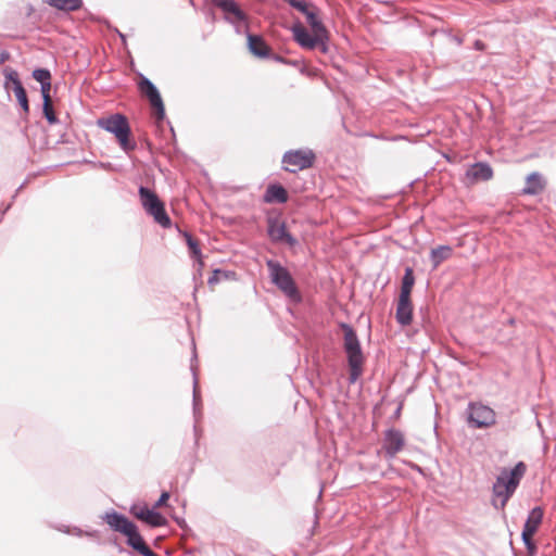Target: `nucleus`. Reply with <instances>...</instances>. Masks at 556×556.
<instances>
[{"mask_svg": "<svg viewBox=\"0 0 556 556\" xmlns=\"http://www.w3.org/2000/svg\"><path fill=\"white\" fill-rule=\"evenodd\" d=\"M526 471L527 465L523 462H518L511 468H500L492 486V505L495 509H504L509 498L516 492Z\"/></svg>", "mask_w": 556, "mask_h": 556, "instance_id": "nucleus-1", "label": "nucleus"}, {"mask_svg": "<svg viewBox=\"0 0 556 556\" xmlns=\"http://www.w3.org/2000/svg\"><path fill=\"white\" fill-rule=\"evenodd\" d=\"M343 330V348L346 353L348 364L350 368L349 382L355 383L363 374L364 355L361 348V342L355 330L345 323L340 324Z\"/></svg>", "mask_w": 556, "mask_h": 556, "instance_id": "nucleus-2", "label": "nucleus"}, {"mask_svg": "<svg viewBox=\"0 0 556 556\" xmlns=\"http://www.w3.org/2000/svg\"><path fill=\"white\" fill-rule=\"evenodd\" d=\"M270 281L292 302L300 303L302 295L289 270L275 260H267Z\"/></svg>", "mask_w": 556, "mask_h": 556, "instance_id": "nucleus-3", "label": "nucleus"}, {"mask_svg": "<svg viewBox=\"0 0 556 556\" xmlns=\"http://www.w3.org/2000/svg\"><path fill=\"white\" fill-rule=\"evenodd\" d=\"M139 198L142 207L146 213L153 217L154 222L163 228H169L172 220L165 211L164 203L161 201L159 195L151 189L144 186H140Z\"/></svg>", "mask_w": 556, "mask_h": 556, "instance_id": "nucleus-4", "label": "nucleus"}, {"mask_svg": "<svg viewBox=\"0 0 556 556\" xmlns=\"http://www.w3.org/2000/svg\"><path fill=\"white\" fill-rule=\"evenodd\" d=\"M97 125L100 128L113 134L118 140L123 150L129 151L135 148V143H130L129 141L130 127L127 118L124 115L116 113L110 115L109 117L99 118L97 121Z\"/></svg>", "mask_w": 556, "mask_h": 556, "instance_id": "nucleus-5", "label": "nucleus"}, {"mask_svg": "<svg viewBox=\"0 0 556 556\" xmlns=\"http://www.w3.org/2000/svg\"><path fill=\"white\" fill-rule=\"evenodd\" d=\"M467 421L471 428L489 427L495 422V413L489 406L470 403Z\"/></svg>", "mask_w": 556, "mask_h": 556, "instance_id": "nucleus-6", "label": "nucleus"}, {"mask_svg": "<svg viewBox=\"0 0 556 556\" xmlns=\"http://www.w3.org/2000/svg\"><path fill=\"white\" fill-rule=\"evenodd\" d=\"M139 89L141 93L148 98L152 109L154 110L156 119L163 121L165 117V108L155 85L149 78L142 76L139 81Z\"/></svg>", "mask_w": 556, "mask_h": 556, "instance_id": "nucleus-7", "label": "nucleus"}, {"mask_svg": "<svg viewBox=\"0 0 556 556\" xmlns=\"http://www.w3.org/2000/svg\"><path fill=\"white\" fill-rule=\"evenodd\" d=\"M315 154L312 150H291L285 153L282 163L292 166L287 168L291 173L312 167Z\"/></svg>", "mask_w": 556, "mask_h": 556, "instance_id": "nucleus-8", "label": "nucleus"}, {"mask_svg": "<svg viewBox=\"0 0 556 556\" xmlns=\"http://www.w3.org/2000/svg\"><path fill=\"white\" fill-rule=\"evenodd\" d=\"M267 224V232L273 242H285L291 248L299 243L298 239L288 232L286 224L280 219L269 217Z\"/></svg>", "mask_w": 556, "mask_h": 556, "instance_id": "nucleus-9", "label": "nucleus"}, {"mask_svg": "<svg viewBox=\"0 0 556 556\" xmlns=\"http://www.w3.org/2000/svg\"><path fill=\"white\" fill-rule=\"evenodd\" d=\"M130 514L152 528L163 527L167 523L164 516L147 505L134 504L130 507Z\"/></svg>", "mask_w": 556, "mask_h": 556, "instance_id": "nucleus-10", "label": "nucleus"}, {"mask_svg": "<svg viewBox=\"0 0 556 556\" xmlns=\"http://www.w3.org/2000/svg\"><path fill=\"white\" fill-rule=\"evenodd\" d=\"M543 509L539 506L534 507L530 513L526 520V523L522 529V541L525 545L531 549L534 547V544L532 542V536L535 534L539 526L542 522L543 519Z\"/></svg>", "mask_w": 556, "mask_h": 556, "instance_id": "nucleus-11", "label": "nucleus"}, {"mask_svg": "<svg viewBox=\"0 0 556 556\" xmlns=\"http://www.w3.org/2000/svg\"><path fill=\"white\" fill-rule=\"evenodd\" d=\"M248 47L250 52L261 59L273 58L277 62H283L279 55H271V50L261 36L248 34Z\"/></svg>", "mask_w": 556, "mask_h": 556, "instance_id": "nucleus-12", "label": "nucleus"}, {"mask_svg": "<svg viewBox=\"0 0 556 556\" xmlns=\"http://www.w3.org/2000/svg\"><path fill=\"white\" fill-rule=\"evenodd\" d=\"M212 3L226 15L225 20L231 24L247 21V14L238 7L235 0H212Z\"/></svg>", "mask_w": 556, "mask_h": 556, "instance_id": "nucleus-13", "label": "nucleus"}, {"mask_svg": "<svg viewBox=\"0 0 556 556\" xmlns=\"http://www.w3.org/2000/svg\"><path fill=\"white\" fill-rule=\"evenodd\" d=\"M103 521L115 532L125 534L131 529L134 522L130 521L126 516L115 510L105 511L102 516Z\"/></svg>", "mask_w": 556, "mask_h": 556, "instance_id": "nucleus-14", "label": "nucleus"}, {"mask_svg": "<svg viewBox=\"0 0 556 556\" xmlns=\"http://www.w3.org/2000/svg\"><path fill=\"white\" fill-rule=\"evenodd\" d=\"M466 177L472 184L489 181L493 177V169L489 163L477 162L466 170Z\"/></svg>", "mask_w": 556, "mask_h": 556, "instance_id": "nucleus-15", "label": "nucleus"}, {"mask_svg": "<svg viewBox=\"0 0 556 556\" xmlns=\"http://www.w3.org/2000/svg\"><path fill=\"white\" fill-rule=\"evenodd\" d=\"M291 31L293 34L294 40L300 47L307 50H314L316 48V43L319 40L318 37L311 35L300 22H296L291 27Z\"/></svg>", "mask_w": 556, "mask_h": 556, "instance_id": "nucleus-16", "label": "nucleus"}, {"mask_svg": "<svg viewBox=\"0 0 556 556\" xmlns=\"http://www.w3.org/2000/svg\"><path fill=\"white\" fill-rule=\"evenodd\" d=\"M396 321L402 326H407L413 320V305L410 296L400 295L395 313Z\"/></svg>", "mask_w": 556, "mask_h": 556, "instance_id": "nucleus-17", "label": "nucleus"}, {"mask_svg": "<svg viewBox=\"0 0 556 556\" xmlns=\"http://www.w3.org/2000/svg\"><path fill=\"white\" fill-rule=\"evenodd\" d=\"M546 186L543 176L539 172L529 174L526 178V186L522 189V194L536 195L541 193Z\"/></svg>", "mask_w": 556, "mask_h": 556, "instance_id": "nucleus-18", "label": "nucleus"}, {"mask_svg": "<svg viewBox=\"0 0 556 556\" xmlns=\"http://www.w3.org/2000/svg\"><path fill=\"white\" fill-rule=\"evenodd\" d=\"M404 446V435L399 430H389L384 437L386 452H400Z\"/></svg>", "mask_w": 556, "mask_h": 556, "instance_id": "nucleus-19", "label": "nucleus"}, {"mask_svg": "<svg viewBox=\"0 0 556 556\" xmlns=\"http://www.w3.org/2000/svg\"><path fill=\"white\" fill-rule=\"evenodd\" d=\"M266 203H286L288 201V192L281 185H269L264 194Z\"/></svg>", "mask_w": 556, "mask_h": 556, "instance_id": "nucleus-20", "label": "nucleus"}, {"mask_svg": "<svg viewBox=\"0 0 556 556\" xmlns=\"http://www.w3.org/2000/svg\"><path fill=\"white\" fill-rule=\"evenodd\" d=\"M124 535L127 538V544L140 554H142L149 547L139 533L135 523L132 525L131 529L128 530Z\"/></svg>", "mask_w": 556, "mask_h": 556, "instance_id": "nucleus-21", "label": "nucleus"}, {"mask_svg": "<svg viewBox=\"0 0 556 556\" xmlns=\"http://www.w3.org/2000/svg\"><path fill=\"white\" fill-rule=\"evenodd\" d=\"M452 255V248L450 245H439L431 250L430 261L433 267H438L443 261L450 258Z\"/></svg>", "mask_w": 556, "mask_h": 556, "instance_id": "nucleus-22", "label": "nucleus"}, {"mask_svg": "<svg viewBox=\"0 0 556 556\" xmlns=\"http://www.w3.org/2000/svg\"><path fill=\"white\" fill-rule=\"evenodd\" d=\"M195 358H197V354H195V352H193L190 369H191L192 376H193V413L197 418L198 415L200 414L201 396H200V391H199V386H198L199 382H198V376L195 372V366L193 365V361Z\"/></svg>", "mask_w": 556, "mask_h": 556, "instance_id": "nucleus-23", "label": "nucleus"}, {"mask_svg": "<svg viewBox=\"0 0 556 556\" xmlns=\"http://www.w3.org/2000/svg\"><path fill=\"white\" fill-rule=\"evenodd\" d=\"M46 2L62 11H76L83 5L81 0H46Z\"/></svg>", "mask_w": 556, "mask_h": 556, "instance_id": "nucleus-24", "label": "nucleus"}, {"mask_svg": "<svg viewBox=\"0 0 556 556\" xmlns=\"http://www.w3.org/2000/svg\"><path fill=\"white\" fill-rule=\"evenodd\" d=\"M307 23L313 30V35H315L316 37L326 38V36L329 35V31L327 30L326 26L320 21V18L317 16V14H308Z\"/></svg>", "mask_w": 556, "mask_h": 556, "instance_id": "nucleus-25", "label": "nucleus"}, {"mask_svg": "<svg viewBox=\"0 0 556 556\" xmlns=\"http://www.w3.org/2000/svg\"><path fill=\"white\" fill-rule=\"evenodd\" d=\"M414 283H415L414 270L410 267H406L404 276L402 278L400 295L410 296Z\"/></svg>", "mask_w": 556, "mask_h": 556, "instance_id": "nucleus-26", "label": "nucleus"}, {"mask_svg": "<svg viewBox=\"0 0 556 556\" xmlns=\"http://www.w3.org/2000/svg\"><path fill=\"white\" fill-rule=\"evenodd\" d=\"M10 91H13L18 104L21 105L23 112L25 114L29 113V103L28 98L25 88L23 87L22 83H16L15 87H12Z\"/></svg>", "mask_w": 556, "mask_h": 556, "instance_id": "nucleus-27", "label": "nucleus"}, {"mask_svg": "<svg viewBox=\"0 0 556 556\" xmlns=\"http://www.w3.org/2000/svg\"><path fill=\"white\" fill-rule=\"evenodd\" d=\"M290 7L296 9L303 16L307 18L308 14H317L311 8H314L313 4L306 2L305 0H285Z\"/></svg>", "mask_w": 556, "mask_h": 556, "instance_id": "nucleus-28", "label": "nucleus"}, {"mask_svg": "<svg viewBox=\"0 0 556 556\" xmlns=\"http://www.w3.org/2000/svg\"><path fill=\"white\" fill-rule=\"evenodd\" d=\"M185 237H186V242H187V245H188V248L190 250L191 256L193 258H195L199 262V264L202 266L203 263L201 261V250L199 248L198 242L192 238L191 235H189L187 232L185 233Z\"/></svg>", "mask_w": 556, "mask_h": 556, "instance_id": "nucleus-29", "label": "nucleus"}, {"mask_svg": "<svg viewBox=\"0 0 556 556\" xmlns=\"http://www.w3.org/2000/svg\"><path fill=\"white\" fill-rule=\"evenodd\" d=\"M42 111L49 124L54 125L59 122L52 108V100L43 101Z\"/></svg>", "mask_w": 556, "mask_h": 556, "instance_id": "nucleus-30", "label": "nucleus"}, {"mask_svg": "<svg viewBox=\"0 0 556 556\" xmlns=\"http://www.w3.org/2000/svg\"><path fill=\"white\" fill-rule=\"evenodd\" d=\"M4 76H5L4 87L8 91H10L12 89V87H15L16 83H22L18 77V73L14 70H5Z\"/></svg>", "mask_w": 556, "mask_h": 556, "instance_id": "nucleus-31", "label": "nucleus"}, {"mask_svg": "<svg viewBox=\"0 0 556 556\" xmlns=\"http://www.w3.org/2000/svg\"><path fill=\"white\" fill-rule=\"evenodd\" d=\"M33 77L36 79L39 84L46 83L51 80V73L47 68H36L33 72Z\"/></svg>", "mask_w": 556, "mask_h": 556, "instance_id": "nucleus-32", "label": "nucleus"}, {"mask_svg": "<svg viewBox=\"0 0 556 556\" xmlns=\"http://www.w3.org/2000/svg\"><path fill=\"white\" fill-rule=\"evenodd\" d=\"M318 39L319 40L317 41L315 49H318L321 53L327 54L329 52V35H327L326 38L318 37Z\"/></svg>", "mask_w": 556, "mask_h": 556, "instance_id": "nucleus-33", "label": "nucleus"}, {"mask_svg": "<svg viewBox=\"0 0 556 556\" xmlns=\"http://www.w3.org/2000/svg\"><path fill=\"white\" fill-rule=\"evenodd\" d=\"M50 90H51V80L46 81V83L42 81V84H40V91H41L43 101L51 100Z\"/></svg>", "mask_w": 556, "mask_h": 556, "instance_id": "nucleus-34", "label": "nucleus"}, {"mask_svg": "<svg viewBox=\"0 0 556 556\" xmlns=\"http://www.w3.org/2000/svg\"><path fill=\"white\" fill-rule=\"evenodd\" d=\"M514 332L513 331H508V332H503L502 330L498 332L497 334V340L503 343V344H506V343H509L513 339H514Z\"/></svg>", "mask_w": 556, "mask_h": 556, "instance_id": "nucleus-35", "label": "nucleus"}, {"mask_svg": "<svg viewBox=\"0 0 556 556\" xmlns=\"http://www.w3.org/2000/svg\"><path fill=\"white\" fill-rule=\"evenodd\" d=\"M168 498H169V493H168V492H166V491H164V492L161 494L160 498H159V500L155 502V504L153 505V508L156 510V508H159V507H161V506L165 505V504H166V502L168 501Z\"/></svg>", "mask_w": 556, "mask_h": 556, "instance_id": "nucleus-36", "label": "nucleus"}, {"mask_svg": "<svg viewBox=\"0 0 556 556\" xmlns=\"http://www.w3.org/2000/svg\"><path fill=\"white\" fill-rule=\"evenodd\" d=\"M222 274H224V271H222L220 269H215L213 271V275L207 280L208 285H214V283L218 282L219 275H222Z\"/></svg>", "mask_w": 556, "mask_h": 556, "instance_id": "nucleus-37", "label": "nucleus"}, {"mask_svg": "<svg viewBox=\"0 0 556 556\" xmlns=\"http://www.w3.org/2000/svg\"><path fill=\"white\" fill-rule=\"evenodd\" d=\"M475 49L478 51H483L485 49V43L482 42L481 40H476Z\"/></svg>", "mask_w": 556, "mask_h": 556, "instance_id": "nucleus-38", "label": "nucleus"}, {"mask_svg": "<svg viewBox=\"0 0 556 556\" xmlns=\"http://www.w3.org/2000/svg\"><path fill=\"white\" fill-rule=\"evenodd\" d=\"M142 556H160L155 554L150 547H148L142 554Z\"/></svg>", "mask_w": 556, "mask_h": 556, "instance_id": "nucleus-39", "label": "nucleus"}, {"mask_svg": "<svg viewBox=\"0 0 556 556\" xmlns=\"http://www.w3.org/2000/svg\"><path fill=\"white\" fill-rule=\"evenodd\" d=\"M515 323H516V319H515V318H513V317L508 318V320H507V324H508L510 327H511V326H514V325H515Z\"/></svg>", "mask_w": 556, "mask_h": 556, "instance_id": "nucleus-40", "label": "nucleus"}, {"mask_svg": "<svg viewBox=\"0 0 556 556\" xmlns=\"http://www.w3.org/2000/svg\"><path fill=\"white\" fill-rule=\"evenodd\" d=\"M9 58L8 53H2L0 56V62H4Z\"/></svg>", "mask_w": 556, "mask_h": 556, "instance_id": "nucleus-41", "label": "nucleus"}, {"mask_svg": "<svg viewBox=\"0 0 556 556\" xmlns=\"http://www.w3.org/2000/svg\"><path fill=\"white\" fill-rule=\"evenodd\" d=\"M175 520H176V522H177L180 527H182V525H185V520H182V519L180 520V519H178V518H175Z\"/></svg>", "mask_w": 556, "mask_h": 556, "instance_id": "nucleus-42", "label": "nucleus"}]
</instances>
